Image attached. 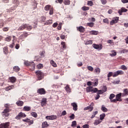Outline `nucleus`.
Here are the masks:
<instances>
[{"label":"nucleus","mask_w":128,"mask_h":128,"mask_svg":"<svg viewBox=\"0 0 128 128\" xmlns=\"http://www.w3.org/2000/svg\"><path fill=\"white\" fill-rule=\"evenodd\" d=\"M71 106H73V110L75 112H76L78 110V104L76 102H73L71 104Z\"/></svg>","instance_id":"16"},{"label":"nucleus","mask_w":128,"mask_h":128,"mask_svg":"<svg viewBox=\"0 0 128 128\" xmlns=\"http://www.w3.org/2000/svg\"><path fill=\"white\" fill-rule=\"evenodd\" d=\"M13 70L16 72H20V68H19L18 66H14L13 68Z\"/></svg>","instance_id":"23"},{"label":"nucleus","mask_w":128,"mask_h":128,"mask_svg":"<svg viewBox=\"0 0 128 128\" xmlns=\"http://www.w3.org/2000/svg\"><path fill=\"white\" fill-rule=\"evenodd\" d=\"M87 4L88 6H94V2L91 0L88 1Z\"/></svg>","instance_id":"39"},{"label":"nucleus","mask_w":128,"mask_h":128,"mask_svg":"<svg viewBox=\"0 0 128 128\" xmlns=\"http://www.w3.org/2000/svg\"><path fill=\"white\" fill-rule=\"evenodd\" d=\"M49 14H50V16L54 14V8H50Z\"/></svg>","instance_id":"55"},{"label":"nucleus","mask_w":128,"mask_h":128,"mask_svg":"<svg viewBox=\"0 0 128 128\" xmlns=\"http://www.w3.org/2000/svg\"><path fill=\"white\" fill-rule=\"evenodd\" d=\"M30 114L34 118H38V114L36 112H32L30 113Z\"/></svg>","instance_id":"37"},{"label":"nucleus","mask_w":128,"mask_h":128,"mask_svg":"<svg viewBox=\"0 0 128 128\" xmlns=\"http://www.w3.org/2000/svg\"><path fill=\"white\" fill-rule=\"evenodd\" d=\"M5 109L2 112V116L8 117L10 116V112H12V109H10V104H6L4 105Z\"/></svg>","instance_id":"1"},{"label":"nucleus","mask_w":128,"mask_h":128,"mask_svg":"<svg viewBox=\"0 0 128 128\" xmlns=\"http://www.w3.org/2000/svg\"><path fill=\"white\" fill-rule=\"evenodd\" d=\"M26 26H27L26 24H22L21 26L19 27V28H18V30L19 31L24 30H26Z\"/></svg>","instance_id":"14"},{"label":"nucleus","mask_w":128,"mask_h":128,"mask_svg":"<svg viewBox=\"0 0 128 128\" xmlns=\"http://www.w3.org/2000/svg\"><path fill=\"white\" fill-rule=\"evenodd\" d=\"M70 120H74V118H76V116H74V114H72L70 116Z\"/></svg>","instance_id":"61"},{"label":"nucleus","mask_w":128,"mask_h":128,"mask_svg":"<svg viewBox=\"0 0 128 128\" xmlns=\"http://www.w3.org/2000/svg\"><path fill=\"white\" fill-rule=\"evenodd\" d=\"M26 114L23 113L22 112H20L18 114V116H16L15 118L16 120H20L22 118H26Z\"/></svg>","instance_id":"4"},{"label":"nucleus","mask_w":128,"mask_h":128,"mask_svg":"<svg viewBox=\"0 0 128 128\" xmlns=\"http://www.w3.org/2000/svg\"><path fill=\"white\" fill-rule=\"evenodd\" d=\"M103 22H104V24H110V21L108 20V19L105 18L103 20Z\"/></svg>","instance_id":"45"},{"label":"nucleus","mask_w":128,"mask_h":128,"mask_svg":"<svg viewBox=\"0 0 128 128\" xmlns=\"http://www.w3.org/2000/svg\"><path fill=\"white\" fill-rule=\"evenodd\" d=\"M100 122H102V120H95L94 122V124H95V126H98V124H100Z\"/></svg>","instance_id":"32"},{"label":"nucleus","mask_w":128,"mask_h":128,"mask_svg":"<svg viewBox=\"0 0 128 128\" xmlns=\"http://www.w3.org/2000/svg\"><path fill=\"white\" fill-rule=\"evenodd\" d=\"M62 22L59 24L58 26V30H62Z\"/></svg>","instance_id":"60"},{"label":"nucleus","mask_w":128,"mask_h":128,"mask_svg":"<svg viewBox=\"0 0 128 128\" xmlns=\"http://www.w3.org/2000/svg\"><path fill=\"white\" fill-rule=\"evenodd\" d=\"M81 9L82 10H84V11L90 10V7L84 6L81 8Z\"/></svg>","instance_id":"33"},{"label":"nucleus","mask_w":128,"mask_h":128,"mask_svg":"<svg viewBox=\"0 0 128 128\" xmlns=\"http://www.w3.org/2000/svg\"><path fill=\"white\" fill-rule=\"evenodd\" d=\"M71 126H72V128H76V121H73Z\"/></svg>","instance_id":"42"},{"label":"nucleus","mask_w":128,"mask_h":128,"mask_svg":"<svg viewBox=\"0 0 128 128\" xmlns=\"http://www.w3.org/2000/svg\"><path fill=\"white\" fill-rule=\"evenodd\" d=\"M8 126H10V122L0 124V128H8Z\"/></svg>","instance_id":"11"},{"label":"nucleus","mask_w":128,"mask_h":128,"mask_svg":"<svg viewBox=\"0 0 128 128\" xmlns=\"http://www.w3.org/2000/svg\"><path fill=\"white\" fill-rule=\"evenodd\" d=\"M26 28L27 30H32V27L28 24H26Z\"/></svg>","instance_id":"36"},{"label":"nucleus","mask_w":128,"mask_h":128,"mask_svg":"<svg viewBox=\"0 0 128 128\" xmlns=\"http://www.w3.org/2000/svg\"><path fill=\"white\" fill-rule=\"evenodd\" d=\"M128 12V9L122 7L120 10H118V12L120 16H122V12Z\"/></svg>","instance_id":"13"},{"label":"nucleus","mask_w":128,"mask_h":128,"mask_svg":"<svg viewBox=\"0 0 128 128\" xmlns=\"http://www.w3.org/2000/svg\"><path fill=\"white\" fill-rule=\"evenodd\" d=\"M102 4H106L108 2L106 0H100Z\"/></svg>","instance_id":"62"},{"label":"nucleus","mask_w":128,"mask_h":128,"mask_svg":"<svg viewBox=\"0 0 128 128\" xmlns=\"http://www.w3.org/2000/svg\"><path fill=\"white\" fill-rule=\"evenodd\" d=\"M5 40L6 42H10L12 40V36H8L5 38Z\"/></svg>","instance_id":"40"},{"label":"nucleus","mask_w":128,"mask_h":128,"mask_svg":"<svg viewBox=\"0 0 128 128\" xmlns=\"http://www.w3.org/2000/svg\"><path fill=\"white\" fill-rule=\"evenodd\" d=\"M32 110V108L28 106H25L23 108L24 112H30Z\"/></svg>","instance_id":"18"},{"label":"nucleus","mask_w":128,"mask_h":128,"mask_svg":"<svg viewBox=\"0 0 128 128\" xmlns=\"http://www.w3.org/2000/svg\"><path fill=\"white\" fill-rule=\"evenodd\" d=\"M38 80H42L44 78V75L41 71H37L36 72Z\"/></svg>","instance_id":"3"},{"label":"nucleus","mask_w":128,"mask_h":128,"mask_svg":"<svg viewBox=\"0 0 128 128\" xmlns=\"http://www.w3.org/2000/svg\"><path fill=\"white\" fill-rule=\"evenodd\" d=\"M92 46L94 48H95V50H102V44H92Z\"/></svg>","instance_id":"5"},{"label":"nucleus","mask_w":128,"mask_h":128,"mask_svg":"<svg viewBox=\"0 0 128 128\" xmlns=\"http://www.w3.org/2000/svg\"><path fill=\"white\" fill-rule=\"evenodd\" d=\"M28 122L29 124V126H32V124H34V120H30V119L29 118Z\"/></svg>","instance_id":"51"},{"label":"nucleus","mask_w":128,"mask_h":128,"mask_svg":"<svg viewBox=\"0 0 128 128\" xmlns=\"http://www.w3.org/2000/svg\"><path fill=\"white\" fill-rule=\"evenodd\" d=\"M24 102L22 100H18L16 102V104L18 106H24Z\"/></svg>","instance_id":"21"},{"label":"nucleus","mask_w":128,"mask_h":128,"mask_svg":"<svg viewBox=\"0 0 128 128\" xmlns=\"http://www.w3.org/2000/svg\"><path fill=\"white\" fill-rule=\"evenodd\" d=\"M95 72H96V74H100V68H97L94 69Z\"/></svg>","instance_id":"47"},{"label":"nucleus","mask_w":128,"mask_h":128,"mask_svg":"<svg viewBox=\"0 0 128 128\" xmlns=\"http://www.w3.org/2000/svg\"><path fill=\"white\" fill-rule=\"evenodd\" d=\"M13 88H14V85H12L6 88V90L8 92V90H13Z\"/></svg>","instance_id":"27"},{"label":"nucleus","mask_w":128,"mask_h":128,"mask_svg":"<svg viewBox=\"0 0 128 128\" xmlns=\"http://www.w3.org/2000/svg\"><path fill=\"white\" fill-rule=\"evenodd\" d=\"M98 88H92V94L94 93V92H98Z\"/></svg>","instance_id":"56"},{"label":"nucleus","mask_w":128,"mask_h":128,"mask_svg":"<svg viewBox=\"0 0 128 128\" xmlns=\"http://www.w3.org/2000/svg\"><path fill=\"white\" fill-rule=\"evenodd\" d=\"M37 92L39 94H41V95L46 94V90H44V88H40L37 90Z\"/></svg>","instance_id":"8"},{"label":"nucleus","mask_w":128,"mask_h":128,"mask_svg":"<svg viewBox=\"0 0 128 128\" xmlns=\"http://www.w3.org/2000/svg\"><path fill=\"white\" fill-rule=\"evenodd\" d=\"M50 64H52V66H54V68H56V62H54V60H50Z\"/></svg>","instance_id":"31"},{"label":"nucleus","mask_w":128,"mask_h":128,"mask_svg":"<svg viewBox=\"0 0 128 128\" xmlns=\"http://www.w3.org/2000/svg\"><path fill=\"white\" fill-rule=\"evenodd\" d=\"M90 34H94V35L96 36V34H98V31L92 30L90 32Z\"/></svg>","instance_id":"43"},{"label":"nucleus","mask_w":128,"mask_h":128,"mask_svg":"<svg viewBox=\"0 0 128 128\" xmlns=\"http://www.w3.org/2000/svg\"><path fill=\"white\" fill-rule=\"evenodd\" d=\"M87 68L90 72H94V68H92V66H88L87 67Z\"/></svg>","instance_id":"49"},{"label":"nucleus","mask_w":128,"mask_h":128,"mask_svg":"<svg viewBox=\"0 0 128 128\" xmlns=\"http://www.w3.org/2000/svg\"><path fill=\"white\" fill-rule=\"evenodd\" d=\"M104 92L102 90H98V94H102Z\"/></svg>","instance_id":"63"},{"label":"nucleus","mask_w":128,"mask_h":128,"mask_svg":"<svg viewBox=\"0 0 128 128\" xmlns=\"http://www.w3.org/2000/svg\"><path fill=\"white\" fill-rule=\"evenodd\" d=\"M9 81L10 82H12V84H14V82H16V77H10L8 78Z\"/></svg>","instance_id":"17"},{"label":"nucleus","mask_w":128,"mask_h":128,"mask_svg":"<svg viewBox=\"0 0 128 128\" xmlns=\"http://www.w3.org/2000/svg\"><path fill=\"white\" fill-rule=\"evenodd\" d=\"M48 126V122H44L42 123V128H46Z\"/></svg>","instance_id":"29"},{"label":"nucleus","mask_w":128,"mask_h":128,"mask_svg":"<svg viewBox=\"0 0 128 128\" xmlns=\"http://www.w3.org/2000/svg\"><path fill=\"white\" fill-rule=\"evenodd\" d=\"M58 116L56 115H52L50 116H46V120H56Z\"/></svg>","instance_id":"10"},{"label":"nucleus","mask_w":128,"mask_h":128,"mask_svg":"<svg viewBox=\"0 0 128 128\" xmlns=\"http://www.w3.org/2000/svg\"><path fill=\"white\" fill-rule=\"evenodd\" d=\"M64 4L66 6H70V0H64Z\"/></svg>","instance_id":"30"},{"label":"nucleus","mask_w":128,"mask_h":128,"mask_svg":"<svg viewBox=\"0 0 128 128\" xmlns=\"http://www.w3.org/2000/svg\"><path fill=\"white\" fill-rule=\"evenodd\" d=\"M104 118H106V114H100V120H104Z\"/></svg>","instance_id":"50"},{"label":"nucleus","mask_w":128,"mask_h":128,"mask_svg":"<svg viewBox=\"0 0 128 128\" xmlns=\"http://www.w3.org/2000/svg\"><path fill=\"white\" fill-rule=\"evenodd\" d=\"M112 52L113 53L110 54V56H116V50H112Z\"/></svg>","instance_id":"35"},{"label":"nucleus","mask_w":128,"mask_h":128,"mask_svg":"<svg viewBox=\"0 0 128 128\" xmlns=\"http://www.w3.org/2000/svg\"><path fill=\"white\" fill-rule=\"evenodd\" d=\"M124 93L122 94V96H128V89L125 88L123 90Z\"/></svg>","instance_id":"19"},{"label":"nucleus","mask_w":128,"mask_h":128,"mask_svg":"<svg viewBox=\"0 0 128 128\" xmlns=\"http://www.w3.org/2000/svg\"><path fill=\"white\" fill-rule=\"evenodd\" d=\"M78 30H79L80 32H84V28L82 26H80L78 28Z\"/></svg>","instance_id":"26"},{"label":"nucleus","mask_w":128,"mask_h":128,"mask_svg":"<svg viewBox=\"0 0 128 128\" xmlns=\"http://www.w3.org/2000/svg\"><path fill=\"white\" fill-rule=\"evenodd\" d=\"M65 90L68 92H70V86L66 85V86L65 87Z\"/></svg>","instance_id":"34"},{"label":"nucleus","mask_w":128,"mask_h":128,"mask_svg":"<svg viewBox=\"0 0 128 128\" xmlns=\"http://www.w3.org/2000/svg\"><path fill=\"white\" fill-rule=\"evenodd\" d=\"M114 76V73L112 72H110L108 74V78H110V76Z\"/></svg>","instance_id":"58"},{"label":"nucleus","mask_w":128,"mask_h":128,"mask_svg":"<svg viewBox=\"0 0 128 128\" xmlns=\"http://www.w3.org/2000/svg\"><path fill=\"white\" fill-rule=\"evenodd\" d=\"M118 22V17H116L114 18L113 20L110 22V25L114 26V24H116V22Z\"/></svg>","instance_id":"12"},{"label":"nucleus","mask_w":128,"mask_h":128,"mask_svg":"<svg viewBox=\"0 0 128 128\" xmlns=\"http://www.w3.org/2000/svg\"><path fill=\"white\" fill-rule=\"evenodd\" d=\"M12 2L13 4H15L14 6L12 7L10 9V11L8 12H12L13 10H14L16 9V8L20 4V1L18 0H12Z\"/></svg>","instance_id":"2"},{"label":"nucleus","mask_w":128,"mask_h":128,"mask_svg":"<svg viewBox=\"0 0 128 128\" xmlns=\"http://www.w3.org/2000/svg\"><path fill=\"white\" fill-rule=\"evenodd\" d=\"M122 94L120 93L116 95V99L118 102H122Z\"/></svg>","instance_id":"9"},{"label":"nucleus","mask_w":128,"mask_h":128,"mask_svg":"<svg viewBox=\"0 0 128 128\" xmlns=\"http://www.w3.org/2000/svg\"><path fill=\"white\" fill-rule=\"evenodd\" d=\"M92 90V86H89L86 88V92H90Z\"/></svg>","instance_id":"24"},{"label":"nucleus","mask_w":128,"mask_h":128,"mask_svg":"<svg viewBox=\"0 0 128 128\" xmlns=\"http://www.w3.org/2000/svg\"><path fill=\"white\" fill-rule=\"evenodd\" d=\"M24 36V38H28V32H24V34H22V36Z\"/></svg>","instance_id":"64"},{"label":"nucleus","mask_w":128,"mask_h":128,"mask_svg":"<svg viewBox=\"0 0 128 128\" xmlns=\"http://www.w3.org/2000/svg\"><path fill=\"white\" fill-rule=\"evenodd\" d=\"M4 20L0 19V28H4Z\"/></svg>","instance_id":"28"},{"label":"nucleus","mask_w":128,"mask_h":128,"mask_svg":"<svg viewBox=\"0 0 128 128\" xmlns=\"http://www.w3.org/2000/svg\"><path fill=\"white\" fill-rule=\"evenodd\" d=\"M115 97L116 95L114 94H112L110 96L109 99L110 100H112V98H114Z\"/></svg>","instance_id":"46"},{"label":"nucleus","mask_w":128,"mask_h":128,"mask_svg":"<svg viewBox=\"0 0 128 128\" xmlns=\"http://www.w3.org/2000/svg\"><path fill=\"white\" fill-rule=\"evenodd\" d=\"M86 44H92V40H89L86 42Z\"/></svg>","instance_id":"54"},{"label":"nucleus","mask_w":128,"mask_h":128,"mask_svg":"<svg viewBox=\"0 0 128 128\" xmlns=\"http://www.w3.org/2000/svg\"><path fill=\"white\" fill-rule=\"evenodd\" d=\"M39 70H40V68H44V65H42V64H38L37 66Z\"/></svg>","instance_id":"57"},{"label":"nucleus","mask_w":128,"mask_h":128,"mask_svg":"<svg viewBox=\"0 0 128 128\" xmlns=\"http://www.w3.org/2000/svg\"><path fill=\"white\" fill-rule=\"evenodd\" d=\"M120 68L121 70H128V68L124 65H122Z\"/></svg>","instance_id":"48"},{"label":"nucleus","mask_w":128,"mask_h":128,"mask_svg":"<svg viewBox=\"0 0 128 128\" xmlns=\"http://www.w3.org/2000/svg\"><path fill=\"white\" fill-rule=\"evenodd\" d=\"M124 74V72L122 70H118L114 73L113 78H116V77L118 76H122V74Z\"/></svg>","instance_id":"6"},{"label":"nucleus","mask_w":128,"mask_h":128,"mask_svg":"<svg viewBox=\"0 0 128 128\" xmlns=\"http://www.w3.org/2000/svg\"><path fill=\"white\" fill-rule=\"evenodd\" d=\"M12 38H13V40H12V44H10L9 46L10 48H14V40H16V36H12Z\"/></svg>","instance_id":"22"},{"label":"nucleus","mask_w":128,"mask_h":128,"mask_svg":"<svg viewBox=\"0 0 128 128\" xmlns=\"http://www.w3.org/2000/svg\"><path fill=\"white\" fill-rule=\"evenodd\" d=\"M101 110L104 112H108V108L106 107H104V106H102Z\"/></svg>","instance_id":"41"},{"label":"nucleus","mask_w":128,"mask_h":128,"mask_svg":"<svg viewBox=\"0 0 128 128\" xmlns=\"http://www.w3.org/2000/svg\"><path fill=\"white\" fill-rule=\"evenodd\" d=\"M86 24L88 26H90V28H92V26H94V22H88V23H87Z\"/></svg>","instance_id":"38"},{"label":"nucleus","mask_w":128,"mask_h":128,"mask_svg":"<svg viewBox=\"0 0 128 128\" xmlns=\"http://www.w3.org/2000/svg\"><path fill=\"white\" fill-rule=\"evenodd\" d=\"M52 24V20H48L46 21L45 24Z\"/></svg>","instance_id":"53"},{"label":"nucleus","mask_w":128,"mask_h":128,"mask_svg":"<svg viewBox=\"0 0 128 128\" xmlns=\"http://www.w3.org/2000/svg\"><path fill=\"white\" fill-rule=\"evenodd\" d=\"M89 110V112H92V110H94V106L90 105L89 106L84 108V110Z\"/></svg>","instance_id":"15"},{"label":"nucleus","mask_w":128,"mask_h":128,"mask_svg":"<svg viewBox=\"0 0 128 128\" xmlns=\"http://www.w3.org/2000/svg\"><path fill=\"white\" fill-rule=\"evenodd\" d=\"M8 30H10L8 27H5L2 28L3 32H8Z\"/></svg>","instance_id":"59"},{"label":"nucleus","mask_w":128,"mask_h":128,"mask_svg":"<svg viewBox=\"0 0 128 128\" xmlns=\"http://www.w3.org/2000/svg\"><path fill=\"white\" fill-rule=\"evenodd\" d=\"M3 52L5 54H8V47H4L3 48Z\"/></svg>","instance_id":"25"},{"label":"nucleus","mask_w":128,"mask_h":128,"mask_svg":"<svg viewBox=\"0 0 128 128\" xmlns=\"http://www.w3.org/2000/svg\"><path fill=\"white\" fill-rule=\"evenodd\" d=\"M61 44H62V48H66V42H62Z\"/></svg>","instance_id":"52"},{"label":"nucleus","mask_w":128,"mask_h":128,"mask_svg":"<svg viewBox=\"0 0 128 128\" xmlns=\"http://www.w3.org/2000/svg\"><path fill=\"white\" fill-rule=\"evenodd\" d=\"M50 5H47L44 7V10L46 11L50 10Z\"/></svg>","instance_id":"44"},{"label":"nucleus","mask_w":128,"mask_h":128,"mask_svg":"<svg viewBox=\"0 0 128 128\" xmlns=\"http://www.w3.org/2000/svg\"><path fill=\"white\" fill-rule=\"evenodd\" d=\"M25 64L26 66H32L33 68H36V65L34 64V62H32L31 64L28 62H25Z\"/></svg>","instance_id":"20"},{"label":"nucleus","mask_w":128,"mask_h":128,"mask_svg":"<svg viewBox=\"0 0 128 128\" xmlns=\"http://www.w3.org/2000/svg\"><path fill=\"white\" fill-rule=\"evenodd\" d=\"M47 104H48V100L46 98H42L40 102L41 106L42 107L46 106Z\"/></svg>","instance_id":"7"}]
</instances>
